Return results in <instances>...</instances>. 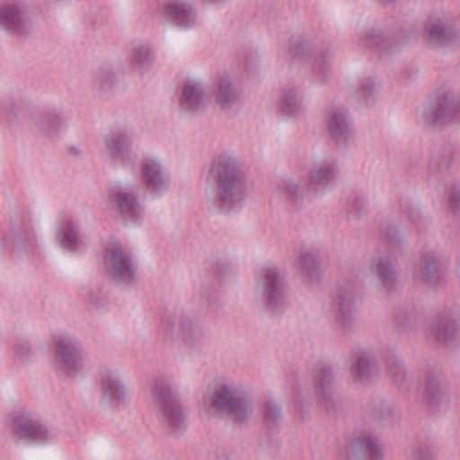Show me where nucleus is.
Listing matches in <instances>:
<instances>
[{"label":"nucleus","instance_id":"1","mask_svg":"<svg viewBox=\"0 0 460 460\" xmlns=\"http://www.w3.org/2000/svg\"><path fill=\"white\" fill-rule=\"evenodd\" d=\"M209 177L215 186V201L222 212L229 213L242 205L246 197V180L234 159L217 157Z\"/></svg>","mask_w":460,"mask_h":460},{"label":"nucleus","instance_id":"2","mask_svg":"<svg viewBox=\"0 0 460 460\" xmlns=\"http://www.w3.org/2000/svg\"><path fill=\"white\" fill-rule=\"evenodd\" d=\"M206 405L234 423H245L253 412V403L240 385L223 380L209 385L203 395Z\"/></svg>","mask_w":460,"mask_h":460},{"label":"nucleus","instance_id":"3","mask_svg":"<svg viewBox=\"0 0 460 460\" xmlns=\"http://www.w3.org/2000/svg\"><path fill=\"white\" fill-rule=\"evenodd\" d=\"M172 376L161 375L154 382L151 396L159 406V419L167 430L180 436L187 430L188 414L175 392Z\"/></svg>","mask_w":460,"mask_h":460},{"label":"nucleus","instance_id":"4","mask_svg":"<svg viewBox=\"0 0 460 460\" xmlns=\"http://www.w3.org/2000/svg\"><path fill=\"white\" fill-rule=\"evenodd\" d=\"M347 275L348 270L343 269L332 302L336 324L344 332L351 330L354 326L361 305V295L356 280L357 276L349 279Z\"/></svg>","mask_w":460,"mask_h":460},{"label":"nucleus","instance_id":"5","mask_svg":"<svg viewBox=\"0 0 460 460\" xmlns=\"http://www.w3.org/2000/svg\"><path fill=\"white\" fill-rule=\"evenodd\" d=\"M54 367L62 378L84 376L90 359L81 342L73 336L62 335L56 342Z\"/></svg>","mask_w":460,"mask_h":460},{"label":"nucleus","instance_id":"6","mask_svg":"<svg viewBox=\"0 0 460 460\" xmlns=\"http://www.w3.org/2000/svg\"><path fill=\"white\" fill-rule=\"evenodd\" d=\"M360 43L377 49L381 55L398 51L405 44V33L402 31L394 18L381 19L370 22L358 33Z\"/></svg>","mask_w":460,"mask_h":460},{"label":"nucleus","instance_id":"7","mask_svg":"<svg viewBox=\"0 0 460 460\" xmlns=\"http://www.w3.org/2000/svg\"><path fill=\"white\" fill-rule=\"evenodd\" d=\"M7 429L16 442L46 444L55 440V434L49 429L40 416L32 411L21 408L8 416Z\"/></svg>","mask_w":460,"mask_h":460},{"label":"nucleus","instance_id":"8","mask_svg":"<svg viewBox=\"0 0 460 460\" xmlns=\"http://www.w3.org/2000/svg\"><path fill=\"white\" fill-rule=\"evenodd\" d=\"M103 261L107 273L119 285L134 282L137 267L129 250L119 242L111 239L104 247Z\"/></svg>","mask_w":460,"mask_h":460},{"label":"nucleus","instance_id":"9","mask_svg":"<svg viewBox=\"0 0 460 460\" xmlns=\"http://www.w3.org/2000/svg\"><path fill=\"white\" fill-rule=\"evenodd\" d=\"M255 294L273 313L282 309L286 296V282L278 268L272 266L261 270L256 278Z\"/></svg>","mask_w":460,"mask_h":460},{"label":"nucleus","instance_id":"10","mask_svg":"<svg viewBox=\"0 0 460 460\" xmlns=\"http://www.w3.org/2000/svg\"><path fill=\"white\" fill-rule=\"evenodd\" d=\"M289 51L294 58L301 61L309 60L314 57L313 70L321 76V81L324 82L331 73L333 51L329 47L316 48L312 39L295 36L290 40Z\"/></svg>","mask_w":460,"mask_h":460},{"label":"nucleus","instance_id":"11","mask_svg":"<svg viewBox=\"0 0 460 460\" xmlns=\"http://www.w3.org/2000/svg\"><path fill=\"white\" fill-rule=\"evenodd\" d=\"M106 208L128 223H137L144 217V208L137 190L128 186L113 185L110 188Z\"/></svg>","mask_w":460,"mask_h":460},{"label":"nucleus","instance_id":"12","mask_svg":"<svg viewBox=\"0 0 460 460\" xmlns=\"http://www.w3.org/2000/svg\"><path fill=\"white\" fill-rule=\"evenodd\" d=\"M97 380L101 389V400L111 405L121 406L128 403L130 391L123 382L118 368L101 366Z\"/></svg>","mask_w":460,"mask_h":460},{"label":"nucleus","instance_id":"13","mask_svg":"<svg viewBox=\"0 0 460 460\" xmlns=\"http://www.w3.org/2000/svg\"><path fill=\"white\" fill-rule=\"evenodd\" d=\"M22 117L26 123L49 136L58 135L67 128V117L58 109L39 111L34 105H27Z\"/></svg>","mask_w":460,"mask_h":460},{"label":"nucleus","instance_id":"14","mask_svg":"<svg viewBox=\"0 0 460 460\" xmlns=\"http://www.w3.org/2000/svg\"><path fill=\"white\" fill-rule=\"evenodd\" d=\"M140 172L143 182L148 191L155 196H162L169 190L170 173L158 156L144 155L140 162Z\"/></svg>","mask_w":460,"mask_h":460},{"label":"nucleus","instance_id":"15","mask_svg":"<svg viewBox=\"0 0 460 460\" xmlns=\"http://www.w3.org/2000/svg\"><path fill=\"white\" fill-rule=\"evenodd\" d=\"M422 119L426 126L433 128L450 125L460 119V103L452 97L438 98L434 105L424 109Z\"/></svg>","mask_w":460,"mask_h":460},{"label":"nucleus","instance_id":"16","mask_svg":"<svg viewBox=\"0 0 460 460\" xmlns=\"http://www.w3.org/2000/svg\"><path fill=\"white\" fill-rule=\"evenodd\" d=\"M429 43L435 48L460 46V33L453 22L444 17L431 16L426 23Z\"/></svg>","mask_w":460,"mask_h":460},{"label":"nucleus","instance_id":"17","mask_svg":"<svg viewBox=\"0 0 460 460\" xmlns=\"http://www.w3.org/2000/svg\"><path fill=\"white\" fill-rule=\"evenodd\" d=\"M163 324L168 332H176L182 341L190 348L199 345L204 337L201 326L186 314L167 313L163 318Z\"/></svg>","mask_w":460,"mask_h":460},{"label":"nucleus","instance_id":"18","mask_svg":"<svg viewBox=\"0 0 460 460\" xmlns=\"http://www.w3.org/2000/svg\"><path fill=\"white\" fill-rule=\"evenodd\" d=\"M0 27L14 35H29L33 24L19 2H8L0 6Z\"/></svg>","mask_w":460,"mask_h":460},{"label":"nucleus","instance_id":"19","mask_svg":"<svg viewBox=\"0 0 460 460\" xmlns=\"http://www.w3.org/2000/svg\"><path fill=\"white\" fill-rule=\"evenodd\" d=\"M105 150L110 157L124 167L134 168L137 155L133 153L131 137L123 130H113L105 136Z\"/></svg>","mask_w":460,"mask_h":460},{"label":"nucleus","instance_id":"20","mask_svg":"<svg viewBox=\"0 0 460 460\" xmlns=\"http://www.w3.org/2000/svg\"><path fill=\"white\" fill-rule=\"evenodd\" d=\"M162 11L165 19L181 29H190L197 23V13L188 0H164Z\"/></svg>","mask_w":460,"mask_h":460},{"label":"nucleus","instance_id":"21","mask_svg":"<svg viewBox=\"0 0 460 460\" xmlns=\"http://www.w3.org/2000/svg\"><path fill=\"white\" fill-rule=\"evenodd\" d=\"M420 280L429 288L439 287L445 279L447 265L436 251H425L420 261Z\"/></svg>","mask_w":460,"mask_h":460},{"label":"nucleus","instance_id":"22","mask_svg":"<svg viewBox=\"0 0 460 460\" xmlns=\"http://www.w3.org/2000/svg\"><path fill=\"white\" fill-rule=\"evenodd\" d=\"M204 84L196 79H187L181 88L179 104L182 111L199 112L206 106Z\"/></svg>","mask_w":460,"mask_h":460},{"label":"nucleus","instance_id":"23","mask_svg":"<svg viewBox=\"0 0 460 460\" xmlns=\"http://www.w3.org/2000/svg\"><path fill=\"white\" fill-rule=\"evenodd\" d=\"M338 166L333 158L315 161L308 171L309 182L316 189L324 190L337 179Z\"/></svg>","mask_w":460,"mask_h":460},{"label":"nucleus","instance_id":"24","mask_svg":"<svg viewBox=\"0 0 460 460\" xmlns=\"http://www.w3.org/2000/svg\"><path fill=\"white\" fill-rule=\"evenodd\" d=\"M314 381L316 393L322 397L327 411L333 410L334 375L331 367L319 364L315 367Z\"/></svg>","mask_w":460,"mask_h":460},{"label":"nucleus","instance_id":"25","mask_svg":"<svg viewBox=\"0 0 460 460\" xmlns=\"http://www.w3.org/2000/svg\"><path fill=\"white\" fill-rule=\"evenodd\" d=\"M328 130L337 144H346L353 136L348 112L341 107L334 108L328 117Z\"/></svg>","mask_w":460,"mask_h":460},{"label":"nucleus","instance_id":"26","mask_svg":"<svg viewBox=\"0 0 460 460\" xmlns=\"http://www.w3.org/2000/svg\"><path fill=\"white\" fill-rule=\"evenodd\" d=\"M308 190L307 181L301 176L286 177L279 185L280 192L297 208L310 201Z\"/></svg>","mask_w":460,"mask_h":460},{"label":"nucleus","instance_id":"27","mask_svg":"<svg viewBox=\"0 0 460 460\" xmlns=\"http://www.w3.org/2000/svg\"><path fill=\"white\" fill-rule=\"evenodd\" d=\"M279 108L281 114L287 118L296 119L301 117L305 111L302 93L295 87L284 88Z\"/></svg>","mask_w":460,"mask_h":460},{"label":"nucleus","instance_id":"28","mask_svg":"<svg viewBox=\"0 0 460 460\" xmlns=\"http://www.w3.org/2000/svg\"><path fill=\"white\" fill-rule=\"evenodd\" d=\"M1 239L4 247L22 250L32 244L34 234L30 226L15 224L11 226L8 234L2 235Z\"/></svg>","mask_w":460,"mask_h":460},{"label":"nucleus","instance_id":"29","mask_svg":"<svg viewBox=\"0 0 460 460\" xmlns=\"http://www.w3.org/2000/svg\"><path fill=\"white\" fill-rule=\"evenodd\" d=\"M429 337L437 342L448 346L458 338L456 321L447 315H439L433 323Z\"/></svg>","mask_w":460,"mask_h":460},{"label":"nucleus","instance_id":"30","mask_svg":"<svg viewBox=\"0 0 460 460\" xmlns=\"http://www.w3.org/2000/svg\"><path fill=\"white\" fill-rule=\"evenodd\" d=\"M352 453L358 457L369 460H382V448L376 438L363 434L355 438L349 444Z\"/></svg>","mask_w":460,"mask_h":460},{"label":"nucleus","instance_id":"31","mask_svg":"<svg viewBox=\"0 0 460 460\" xmlns=\"http://www.w3.org/2000/svg\"><path fill=\"white\" fill-rule=\"evenodd\" d=\"M374 263L381 289L385 293L393 291L396 287L394 262L388 254H383L374 258Z\"/></svg>","mask_w":460,"mask_h":460},{"label":"nucleus","instance_id":"32","mask_svg":"<svg viewBox=\"0 0 460 460\" xmlns=\"http://www.w3.org/2000/svg\"><path fill=\"white\" fill-rule=\"evenodd\" d=\"M240 96V90L234 84L230 75H223L218 81L216 92V101L220 108L232 109L239 102Z\"/></svg>","mask_w":460,"mask_h":460},{"label":"nucleus","instance_id":"33","mask_svg":"<svg viewBox=\"0 0 460 460\" xmlns=\"http://www.w3.org/2000/svg\"><path fill=\"white\" fill-rule=\"evenodd\" d=\"M385 373L389 380L397 386L407 383L408 372L406 366L400 357L394 352H387L384 358Z\"/></svg>","mask_w":460,"mask_h":460},{"label":"nucleus","instance_id":"34","mask_svg":"<svg viewBox=\"0 0 460 460\" xmlns=\"http://www.w3.org/2000/svg\"><path fill=\"white\" fill-rule=\"evenodd\" d=\"M355 378L360 383H367L378 374V366L376 358L367 352L358 356L356 366L353 367Z\"/></svg>","mask_w":460,"mask_h":460},{"label":"nucleus","instance_id":"35","mask_svg":"<svg viewBox=\"0 0 460 460\" xmlns=\"http://www.w3.org/2000/svg\"><path fill=\"white\" fill-rule=\"evenodd\" d=\"M155 57L148 42H137L131 52V63L143 74L148 71L155 62Z\"/></svg>","mask_w":460,"mask_h":460},{"label":"nucleus","instance_id":"36","mask_svg":"<svg viewBox=\"0 0 460 460\" xmlns=\"http://www.w3.org/2000/svg\"><path fill=\"white\" fill-rule=\"evenodd\" d=\"M425 397L432 411H437L446 402L438 376L433 372L426 375Z\"/></svg>","mask_w":460,"mask_h":460},{"label":"nucleus","instance_id":"37","mask_svg":"<svg viewBox=\"0 0 460 460\" xmlns=\"http://www.w3.org/2000/svg\"><path fill=\"white\" fill-rule=\"evenodd\" d=\"M56 238L59 244L66 250H76L81 244L78 226L71 221L61 226Z\"/></svg>","mask_w":460,"mask_h":460},{"label":"nucleus","instance_id":"38","mask_svg":"<svg viewBox=\"0 0 460 460\" xmlns=\"http://www.w3.org/2000/svg\"><path fill=\"white\" fill-rule=\"evenodd\" d=\"M300 259L304 281L308 285L317 282L320 278V270L316 254L312 251L305 250L301 252Z\"/></svg>","mask_w":460,"mask_h":460},{"label":"nucleus","instance_id":"39","mask_svg":"<svg viewBox=\"0 0 460 460\" xmlns=\"http://www.w3.org/2000/svg\"><path fill=\"white\" fill-rule=\"evenodd\" d=\"M372 417L384 425H393L396 419L394 407L382 398L376 397L368 403Z\"/></svg>","mask_w":460,"mask_h":460},{"label":"nucleus","instance_id":"40","mask_svg":"<svg viewBox=\"0 0 460 460\" xmlns=\"http://www.w3.org/2000/svg\"><path fill=\"white\" fill-rule=\"evenodd\" d=\"M263 420L269 430H276L282 422V411L280 406L271 399H269L264 406Z\"/></svg>","mask_w":460,"mask_h":460},{"label":"nucleus","instance_id":"41","mask_svg":"<svg viewBox=\"0 0 460 460\" xmlns=\"http://www.w3.org/2000/svg\"><path fill=\"white\" fill-rule=\"evenodd\" d=\"M377 84L370 77L360 80L356 92V98L364 105L368 106L375 101L377 93Z\"/></svg>","mask_w":460,"mask_h":460},{"label":"nucleus","instance_id":"42","mask_svg":"<svg viewBox=\"0 0 460 460\" xmlns=\"http://www.w3.org/2000/svg\"><path fill=\"white\" fill-rule=\"evenodd\" d=\"M451 155L452 151L450 147H446L433 154L429 164L430 172L433 174H443L446 172L449 168Z\"/></svg>","mask_w":460,"mask_h":460},{"label":"nucleus","instance_id":"43","mask_svg":"<svg viewBox=\"0 0 460 460\" xmlns=\"http://www.w3.org/2000/svg\"><path fill=\"white\" fill-rule=\"evenodd\" d=\"M405 456L411 460H435L431 447L423 443H414L405 449Z\"/></svg>","mask_w":460,"mask_h":460},{"label":"nucleus","instance_id":"44","mask_svg":"<svg viewBox=\"0 0 460 460\" xmlns=\"http://www.w3.org/2000/svg\"><path fill=\"white\" fill-rule=\"evenodd\" d=\"M394 321L402 329H411L417 323V311L413 307H400L395 313Z\"/></svg>","mask_w":460,"mask_h":460},{"label":"nucleus","instance_id":"45","mask_svg":"<svg viewBox=\"0 0 460 460\" xmlns=\"http://www.w3.org/2000/svg\"><path fill=\"white\" fill-rule=\"evenodd\" d=\"M115 83V75L109 67H102L94 74V85L102 93L111 90Z\"/></svg>","mask_w":460,"mask_h":460},{"label":"nucleus","instance_id":"46","mask_svg":"<svg viewBox=\"0 0 460 460\" xmlns=\"http://www.w3.org/2000/svg\"><path fill=\"white\" fill-rule=\"evenodd\" d=\"M449 209L460 228V184H455L452 188L449 199Z\"/></svg>","mask_w":460,"mask_h":460},{"label":"nucleus","instance_id":"47","mask_svg":"<svg viewBox=\"0 0 460 460\" xmlns=\"http://www.w3.org/2000/svg\"><path fill=\"white\" fill-rule=\"evenodd\" d=\"M381 233L387 242L394 244H400L402 242V235L398 230V226L394 223H386L382 226Z\"/></svg>","mask_w":460,"mask_h":460},{"label":"nucleus","instance_id":"48","mask_svg":"<svg viewBox=\"0 0 460 460\" xmlns=\"http://www.w3.org/2000/svg\"><path fill=\"white\" fill-rule=\"evenodd\" d=\"M408 218L418 232H421L429 223L428 219L422 216L420 210L416 207L410 208Z\"/></svg>","mask_w":460,"mask_h":460},{"label":"nucleus","instance_id":"49","mask_svg":"<svg viewBox=\"0 0 460 460\" xmlns=\"http://www.w3.org/2000/svg\"><path fill=\"white\" fill-rule=\"evenodd\" d=\"M14 356L20 361L27 360L31 355V344L28 341L20 340L14 345Z\"/></svg>","mask_w":460,"mask_h":460},{"label":"nucleus","instance_id":"50","mask_svg":"<svg viewBox=\"0 0 460 460\" xmlns=\"http://www.w3.org/2000/svg\"><path fill=\"white\" fill-rule=\"evenodd\" d=\"M86 299L87 302L95 308L102 307L105 305V297L98 288L87 290Z\"/></svg>","mask_w":460,"mask_h":460},{"label":"nucleus","instance_id":"51","mask_svg":"<svg viewBox=\"0 0 460 460\" xmlns=\"http://www.w3.org/2000/svg\"><path fill=\"white\" fill-rule=\"evenodd\" d=\"M259 60L256 55H250L245 58L243 62V68L249 75H253L258 73Z\"/></svg>","mask_w":460,"mask_h":460},{"label":"nucleus","instance_id":"52","mask_svg":"<svg viewBox=\"0 0 460 460\" xmlns=\"http://www.w3.org/2000/svg\"><path fill=\"white\" fill-rule=\"evenodd\" d=\"M214 457L216 460H231L230 455L225 449H217L215 451Z\"/></svg>","mask_w":460,"mask_h":460},{"label":"nucleus","instance_id":"53","mask_svg":"<svg viewBox=\"0 0 460 460\" xmlns=\"http://www.w3.org/2000/svg\"><path fill=\"white\" fill-rule=\"evenodd\" d=\"M215 270L218 273V274H223V273H226L228 271H230V266L228 263H226L223 265V270L221 271V270L219 269V266L216 265L215 266Z\"/></svg>","mask_w":460,"mask_h":460},{"label":"nucleus","instance_id":"54","mask_svg":"<svg viewBox=\"0 0 460 460\" xmlns=\"http://www.w3.org/2000/svg\"><path fill=\"white\" fill-rule=\"evenodd\" d=\"M9 114L13 119H16L18 117V113L13 106L9 108Z\"/></svg>","mask_w":460,"mask_h":460},{"label":"nucleus","instance_id":"55","mask_svg":"<svg viewBox=\"0 0 460 460\" xmlns=\"http://www.w3.org/2000/svg\"><path fill=\"white\" fill-rule=\"evenodd\" d=\"M358 202L360 203L359 209H360V212H361L363 210V208H364V206H363L364 205V200H358ZM358 202L356 204H354L353 208H358Z\"/></svg>","mask_w":460,"mask_h":460},{"label":"nucleus","instance_id":"56","mask_svg":"<svg viewBox=\"0 0 460 460\" xmlns=\"http://www.w3.org/2000/svg\"><path fill=\"white\" fill-rule=\"evenodd\" d=\"M207 2H209V3H216V4H218V3H222L224 2L225 0H206Z\"/></svg>","mask_w":460,"mask_h":460},{"label":"nucleus","instance_id":"57","mask_svg":"<svg viewBox=\"0 0 460 460\" xmlns=\"http://www.w3.org/2000/svg\"><path fill=\"white\" fill-rule=\"evenodd\" d=\"M349 218L352 219V212H349Z\"/></svg>","mask_w":460,"mask_h":460}]
</instances>
